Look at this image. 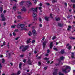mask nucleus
I'll list each match as a JSON object with an SVG mask.
<instances>
[{
    "label": "nucleus",
    "mask_w": 75,
    "mask_h": 75,
    "mask_svg": "<svg viewBox=\"0 0 75 75\" xmlns=\"http://www.w3.org/2000/svg\"><path fill=\"white\" fill-rule=\"evenodd\" d=\"M62 72L67 73L68 72H70L71 71V67H70L67 66H63V68L62 69Z\"/></svg>",
    "instance_id": "nucleus-1"
},
{
    "label": "nucleus",
    "mask_w": 75,
    "mask_h": 75,
    "mask_svg": "<svg viewBox=\"0 0 75 75\" xmlns=\"http://www.w3.org/2000/svg\"><path fill=\"white\" fill-rule=\"evenodd\" d=\"M28 48V47L25 46H21L20 47V49H21V48H22V51H25V50H26Z\"/></svg>",
    "instance_id": "nucleus-2"
},
{
    "label": "nucleus",
    "mask_w": 75,
    "mask_h": 75,
    "mask_svg": "<svg viewBox=\"0 0 75 75\" xmlns=\"http://www.w3.org/2000/svg\"><path fill=\"white\" fill-rule=\"evenodd\" d=\"M24 25H25L24 24H21L20 25L19 24L17 25V27L18 28H20V27H21L22 29H23L24 27Z\"/></svg>",
    "instance_id": "nucleus-3"
},
{
    "label": "nucleus",
    "mask_w": 75,
    "mask_h": 75,
    "mask_svg": "<svg viewBox=\"0 0 75 75\" xmlns=\"http://www.w3.org/2000/svg\"><path fill=\"white\" fill-rule=\"evenodd\" d=\"M1 17L2 18V20H1V21H4L6 20V18L4 17V14H1Z\"/></svg>",
    "instance_id": "nucleus-4"
},
{
    "label": "nucleus",
    "mask_w": 75,
    "mask_h": 75,
    "mask_svg": "<svg viewBox=\"0 0 75 75\" xmlns=\"http://www.w3.org/2000/svg\"><path fill=\"white\" fill-rule=\"evenodd\" d=\"M32 32L33 33V35H37V33H36V31L35 30H33Z\"/></svg>",
    "instance_id": "nucleus-5"
},
{
    "label": "nucleus",
    "mask_w": 75,
    "mask_h": 75,
    "mask_svg": "<svg viewBox=\"0 0 75 75\" xmlns=\"http://www.w3.org/2000/svg\"><path fill=\"white\" fill-rule=\"evenodd\" d=\"M37 8H31V10H32L33 12H37Z\"/></svg>",
    "instance_id": "nucleus-6"
},
{
    "label": "nucleus",
    "mask_w": 75,
    "mask_h": 75,
    "mask_svg": "<svg viewBox=\"0 0 75 75\" xmlns=\"http://www.w3.org/2000/svg\"><path fill=\"white\" fill-rule=\"evenodd\" d=\"M20 73H21V71H19L17 72V74L16 73H13L12 75H19V74H20Z\"/></svg>",
    "instance_id": "nucleus-7"
},
{
    "label": "nucleus",
    "mask_w": 75,
    "mask_h": 75,
    "mask_svg": "<svg viewBox=\"0 0 75 75\" xmlns=\"http://www.w3.org/2000/svg\"><path fill=\"white\" fill-rule=\"evenodd\" d=\"M22 8L21 9V11H27V9H25V8L24 7H22Z\"/></svg>",
    "instance_id": "nucleus-8"
},
{
    "label": "nucleus",
    "mask_w": 75,
    "mask_h": 75,
    "mask_svg": "<svg viewBox=\"0 0 75 75\" xmlns=\"http://www.w3.org/2000/svg\"><path fill=\"white\" fill-rule=\"evenodd\" d=\"M37 16V15L36 14V13H33V17L34 18H35V17H36Z\"/></svg>",
    "instance_id": "nucleus-9"
},
{
    "label": "nucleus",
    "mask_w": 75,
    "mask_h": 75,
    "mask_svg": "<svg viewBox=\"0 0 75 75\" xmlns=\"http://www.w3.org/2000/svg\"><path fill=\"white\" fill-rule=\"evenodd\" d=\"M47 43V42H45L43 44V47L44 48H45V44L46 43Z\"/></svg>",
    "instance_id": "nucleus-10"
},
{
    "label": "nucleus",
    "mask_w": 75,
    "mask_h": 75,
    "mask_svg": "<svg viewBox=\"0 0 75 75\" xmlns=\"http://www.w3.org/2000/svg\"><path fill=\"white\" fill-rule=\"evenodd\" d=\"M52 47H53L52 46V42L50 44V48H52Z\"/></svg>",
    "instance_id": "nucleus-11"
},
{
    "label": "nucleus",
    "mask_w": 75,
    "mask_h": 75,
    "mask_svg": "<svg viewBox=\"0 0 75 75\" xmlns=\"http://www.w3.org/2000/svg\"><path fill=\"white\" fill-rule=\"evenodd\" d=\"M60 59L61 60H63L64 59H65V57L63 56H62L60 57Z\"/></svg>",
    "instance_id": "nucleus-12"
},
{
    "label": "nucleus",
    "mask_w": 75,
    "mask_h": 75,
    "mask_svg": "<svg viewBox=\"0 0 75 75\" xmlns=\"http://www.w3.org/2000/svg\"><path fill=\"white\" fill-rule=\"evenodd\" d=\"M5 61V60H4V59H1V62L2 63H4Z\"/></svg>",
    "instance_id": "nucleus-13"
},
{
    "label": "nucleus",
    "mask_w": 75,
    "mask_h": 75,
    "mask_svg": "<svg viewBox=\"0 0 75 75\" xmlns=\"http://www.w3.org/2000/svg\"><path fill=\"white\" fill-rule=\"evenodd\" d=\"M27 4H29L30 5H31V4H32L30 2V1H27Z\"/></svg>",
    "instance_id": "nucleus-14"
},
{
    "label": "nucleus",
    "mask_w": 75,
    "mask_h": 75,
    "mask_svg": "<svg viewBox=\"0 0 75 75\" xmlns=\"http://www.w3.org/2000/svg\"><path fill=\"white\" fill-rule=\"evenodd\" d=\"M30 40H31V39H29L27 41L26 43L27 44H28L29 43H30Z\"/></svg>",
    "instance_id": "nucleus-15"
},
{
    "label": "nucleus",
    "mask_w": 75,
    "mask_h": 75,
    "mask_svg": "<svg viewBox=\"0 0 75 75\" xmlns=\"http://www.w3.org/2000/svg\"><path fill=\"white\" fill-rule=\"evenodd\" d=\"M28 63L29 65H31V62L30 61V60H28Z\"/></svg>",
    "instance_id": "nucleus-16"
},
{
    "label": "nucleus",
    "mask_w": 75,
    "mask_h": 75,
    "mask_svg": "<svg viewBox=\"0 0 75 75\" xmlns=\"http://www.w3.org/2000/svg\"><path fill=\"white\" fill-rule=\"evenodd\" d=\"M45 20L47 21H48V18L47 17H45Z\"/></svg>",
    "instance_id": "nucleus-17"
},
{
    "label": "nucleus",
    "mask_w": 75,
    "mask_h": 75,
    "mask_svg": "<svg viewBox=\"0 0 75 75\" xmlns=\"http://www.w3.org/2000/svg\"><path fill=\"white\" fill-rule=\"evenodd\" d=\"M13 8L14 10H15V11L16 10V6L15 5L13 7Z\"/></svg>",
    "instance_id": "nucleus-18"
},
{
    "label": "nucleus",
    "mask_w": 75,
    "mask_h": 75,
    "mask_svg": "<svg viewBox=\"0 0 75 75\" xmlns=\"http://www.w3.org/2000/svg\"><path fill=\"white\" fill-rule=\"evenodd\" d=\"M64 50H62L61 51H60V52L61 54H64Z\"/></svg>",
    "instance_id": "nucleus-19"
},
{
    "label": "nucleus",
    "mask_w": 75,
    "mask_h": 75,
    "mask_svg": "<svg viewBox=\"0 0 75 75\" xmlns=\"http://www.w3.org/2000/svg\"><path fill=\"white\" fill-rule=\"evenodd\" d=\"M59 75H64V74L63 73H61V72H59Z\"/></svg>",
    "instance_id": "nucleus-20"
},
{
    "label": "nucleus",
    "mask_w": 75,
    "mask_h": 75,
    "mask_svg": "<svg viewBox=\"0 0 75 75\" xmlns=\"http://www.w3.org/2000/svg\"><path fill=\"white\" fill-rule=\"evenodd\" d=\"M16 26V25H12L11 26V28H15V27Z\"/></svg>",
    "instance_id": "nucleus-21"
},
{
    "label": "nucleus",
    "mask_w": 75,
    "mask_h": 75,
    "mask_svg": "<svg viewBox=\"0 0 75 75\" xmlns=\"http://www.w3.org/2000/svg\"><path fill=\"white\" fill-rule=\"evenodd\" d=\"M21 65H22V63H20V64L19 65V67L20 69H21Z\"/></svg>",
    "instance_id": "nucleus-22"
},
{
    "label": "nucleus",
    "mask_w": 75,
    "mask_h": 75,
    "mask_svg": "<svg viewBox=\"0 0 75 75\" xmlns=\"http://www.w3.org/2000/svg\"><path fill=\"white\" fill-rule=\"evenodd\" d=\"M6 45V42L4 41L3 43V45H1V47H3V45Z\"/></svg>",
    "instance_id": "nucleus-23"
},
{
    "label": "nucleus",
    "mask_w": 75,
    "mask_h": 75,
    "mask_svg": "<svg viewBox=\"0 0 75 75\" xmlns=\"http://www.w3.org/2000/svg\"><path fill=\"white\" fill-rule=\"evenodd\" d=\"M72 54V55H71V57L72 58H74V53L72 52L71 53Z\"/></svg>",
    "instance_id": "nucleus-24"
},
{
    "label": "nucleus",
    "mask_w": 75,
    "mask_h": 75,
    "mask_svg": "<svg viewBox=\"0 0 75 75\" xmlns=\"http://www.w3.org/2000/svg\"><path fill=\"white\" fill-rule=\"evenodd\" d=\"M56 21H59L60 20V18H56Z\"/></svg>",
    "instance_id": "nucleus-25"
},
{
    "label": "nucleus",
    "mask_w": 75,
    "mask_h": 75,
    "mask_svg": "<svg viewBox=\"0 0 75 75\" xmlns=\"http://www.w3.org/2000/svg\"><path fill=\"white\" fill-rule=\"evenodd\" d=\"M71 27L70 26H69V28H68L67 30H70L71 29Z\"/></svg>",
    "instance_id": "nucleus-26"
},
{
    "label": "nucleus",
    "mask_w": 75,
    "mask_h": 75,
    "mask_svg": "<svg viewBox=\"0 0 75 75\" xmlns=\"http://www.w3.org/2000/svg\"><path fill=\"white\" fill-rule=\"evenodd\" d=\"M44 59H45V60H46V61H48V59H49V58H47V57H45V58H44Z\"/></svg>",
    "instance_id": "nucleus-27"
},
{
    "label": "nucleus",
    "mask_w": 75,
    "mask_h": 75,
    "mask_svg": "<svg viewBox=\"0 0 75 75\" xmlns=\"http://www.w3.org/2000/svg\"><path fill=\"white\" fill-rule=\"evenodd\" d=\"M23 3H24V1H22L20 3V5H23Z\"/></svg>",
    "instance_id": "nucleus-28"
},
{
    "label": "nucleus",
    "mask_w": 75,
    "mask_h": 75,
    "mask_svg": "<svg viewBox=\"0 0 75 75\" xmlns=\"http://www.w3.org/2000/svg\"><path fill=\"white\" fill-rule=\"evenodd\" d=\"M22 30H27V28H23V29H22Z\"/></svg>",
    "instance_id": "nucleus-29"
},
{
    "label": "nucleus",
    "mask_w": 75,
    "mask_h": 75,
    "mask_svg": "<svg viewBox=\"0 0 75 75\" xmlns=\"http://www.w3.org/2000/svg\"><path fill=\"white\" fill-rule=\"evenodd\" d=\"M71 46H69L68 48V50H71Z\"/></svg>",
    "instance_id": "nucleus-30"
},
{
    "label": "nucleus",
    "mask_w": 75,
    "mask_h": 75,
    "mask_svg": "<svg viewBox=\"0 0 75 75\" xmlns=\"http://www.w3.org/2000/svg\"><path fill=\"white\" fill-rule=\"evenodd\" d=\"M70 39H71L72 40H75V38H74V37H70Z\"/></svg>",
    "instance_id": "nucleus-31"
},
{
    "label": "nucleus",
    "mask_w": 75,
    "mask_h": 75,
    "mask_svg": "<svg viewBox=\"0 0 75 75\" xmlns=\"http://www.w3.org/2000/svg\"><path fill=\"white\" fill-rule=\"evenodd\" d=\"M53 49L55 50V51H58V49H57V48H54Z\"/></svg>",
    "instance_id": "nucleus-32"
},
{
    "label": "nucleus",
    "mask_w": 75,
    "mask_h": 75,
    "mask_svg": "<svg viewBox=\"0 0 75 75\" xmlns=\"http://www.w3.org/2000/svg\"><path fill=\"white\" fill-rule=\"evenodd\" d=\"M58 25L59 27H62V25H61L60 23H58Z\"/></svg>",
    "instance_id": "nucleus-33"
},
{
    "label": "nucleus",
    "mask_w": 75,
    "mask_h": 75,
    "mask_svg": "<svg viewBox=\"0 0 75 75\" xmlns=\"http://www.w3.org/2000/svg\"><path fill=\"white\" fill-rule=\"evenodd\" d=\"M57 1V0H52V3H55Z\"/></svg>",
    "instance_id": "nucleus-34"
},
{
    "label": "nucleus",
    "mask_w": 75,
    "mask_h": 75,
    "mask_svg": "<svg viewBox=\"0 0 75 75\" xmlns=\"http://www.w3.org/2000/svg\"><path fill=\"white\" fill-rule=\"evenodd\" d=\"M28 34L29 36H30L32 34L31 33V32H29V33H28Z\"/></svg>",
    "instance_id": "nucleus-35"
},
{
    "label": "nucleus",
    "mask_w": 75,
    "mask_h": 75,
    "mask_svg": "<svg viewBox=\"0 0 75 75\" xmlns=\"http://www.w3.org/2000/svg\"><path fill=\"white\" fill-rule=\"evenodd\" d=\"M0 11L1 12H2V11H3V8L2 7H0Z\"/></svg>",
    "instance_id": "nucleus-36"
},
{
    "label": "nucleus",
    "mask_w": 75,
    "mask_h": 75,
    "mask_svg": "<svg viewBox=\"0 0 75 75\" xmlns=\"http://www.w3.org/2000/svg\"><path fill=\"white\" fill-rule=\"evenodd\" d=\"M57 73L56 72H54L53 74V75H57Z\"/></svg>",
    "instance_id": "nucleus-37"
},
{
    "label": "nucleus",
    "mask_w": 75,
    "mask_h": 75,
    "mask_svg": "<svg viewBox=\"0 0 75 75\" xmlns=\"http://www.w3.org/2000/svg\"><path fill=\"white\" fill-rule=\"evenodd\" d=\"M35 42V40H33L32 42V43H34V42Z\"/></svg>",
    "instance_id": "nucleus-38"
},
{
    "label": "nucleus",
    "mask_w": 75,
    "mask_h": 75,
    "mask_svg": "<svg viewBox=\"0 0 75 75\" xmlns=\"http://www.w3.org/2000/svg\"><path fill=\"white\" fill-rule=\"evenodd\" d=\"M55 38H56V37L55 36H54L52 38V40H54V39H55Z\"/></svg>",
    "instance_id": "nucleus-39"
},
{
    "label": "nucleus",
    "mask_w": 75,
    "mask_h": 75,
    "mask_svg": "<svg viewBox=\"0 0 75 75\" xmlns=\"http://www.w3.org/2000/svg\"><path fill=\"white\" fill-rule=\"evenodd\" d=\"M38 65L40 66V65H41V62H38Z\"/></svg>",
    "instance_id": "nucleus-40"
},
{
    "label": "nucleus",
    "mask_w": 75,
    "mask_h": 75,
    "mask_svg": "<svg viewBox=\"0 0 75 75\" xmlns=\"http://www.w3.org/2000/svg\"><path fill=\"white\" fill-rule=\"evenodd\" d=\"M37 0H35V1L34 2V3L36 4L37 3Z\"/></svg>",
    "instance_id": "nucleus-41"
},
{
    "label": "nucleus",
    "mask_w": 75,
    "mask_h": 75,
    "mask_svg": "<svg viewBox=\"0 0 75 75\" xmlns=\"http://www.w3.org/2000/svg\"><path fill=\"white\" fill-rule=\"evenodd\" d=\"M39 20L40 21V22H41V21H42V20H41V18H39Z\"/></svg>",
    "instance_id": "nucleus-42"
},
{
    "label": "nucleus",
    "mask_w": 75,
    "mask_h": 75,
    "mask_svg": "<svg viewBox=\"0 0 75 75\" xmlns=\"http://www.w3.org/2000/svg\"><path fill=\"white\" fill-rule=\"evenodd\" d=\"M2 67V66H1V63H0V69H1V67Z\"/></svg>",
    "instance_id": "nucleus-43"
},
{
    "label": "nucleus",
    "mask_w": 75,
    "mask_h": 75,
    "mask_svg": "<svg viewBox=\"0 0 75 75\" xmlns=\"http://www.w3.org/2000/svg\"><path fill=\"white\" fill-rule=\"evenodd\" d=\"M18 18H21V16H17Z\"/></svg>",
    "instance_id": "nucleus-44"
},
{
    "label": "nucleus",
    "mask_w": 75,
    "mask_h": 75,
    "mask_svg": "<svg viewBox=\"0 0 75 75\" xmlns=\"http://www.w3.org/2000/svg\"><path fill=\"white\" fill-rule=\"evenodd\" d=\"M20 38L19 37H18L16 38L15 39L16 40H18V38Z\"/></svg>",
    "instance_id": "nucleus-45"
},
{
    "label": "nucleus",
    "mask_w": 75,
    "mask_h": 75,
    "mask_svg": "<svg viewBox=\"0 0 75 75\" xmlns=\"http://www.w3.org/2000/svg\"><path fill=\"white\" fill-rule=\"evenodd\" d=\"M18 31V29H16L14 31L15 32H17Z\"/></svg>",
    "instance_id": "nucleus-46"
},
{
    "label": "nucleus",
    "mask_w": 75,
    "mask_h": 75,
    "mask_svg": "<svg viewBox=\"0 0 75 75\" xmlns=\"http://www.w3.org/2000/svg\"><path fill=\"white\" fill-rule=\"evenodd\" d=\"M38 8L39 9V10H41V9H42V8L41 7H40Z\"/></svg>",
    "instance_id": "nucleus-47"
},
{
    "label": "nucleus",
    "mask_w": 75,
    "mask_h": 75,
    "mask_svg": "<svg viewBox=\"0 0 75 75\" xmlns=\"http://www.w3.org/2000/svg\"><path fill=\"white\" fill-rule=\"evenodd\" d=\"M39 26L40 27H42V25L41 24H40L39 25Z\"/></svg>",
    "instance_id": "nucleus-48"
},
{
    "label": "nucleus",
    "mask_w": 75,
    "mask_h": 75,
    "mask_svg": "<svg viewBox=\"0 0 75 75\" xmlns=\"http://www.w3.org/2000/svg\"><path fill=\"white\" fill-rule=\"evenodd\" d=\"M20 57H24V55H21Z\"/></svg>",
    "instance_id": "nucleus-49"
},
{
    "label": "nucleus",
    "mask_w": 75,
    "mask_h": 75,
    "mask_svg": "<svg viewBox=\"0 0 75 75\" xmlns=\"http://www.w3.org/2000/svg\"><path fill=\"white\" fill-rule=\"evenodd\" d=\"M52 14H50V17H51V18H53V17H52Z\"/></svg>",
    "instance_id": "nucleus-50"
},
{
    "label": "nucleus",
    "mask_w": 75,
    "mask_h": 75,
    "mask_svg": "<svg viewBox=\"0 0 75 75\" xmlns=\"http://www.w3.org/2000/svg\"><path fill=\"white\" fill-rule=\"evenodd\" d=\"M44 69H45V70H46V69H47V67H44Z\"/></svg>",
    "instance_id": "nucleus-51"
},
{
    "label": "nucleus",
    "mask_w": 75,
    "mask_h": 75,
    "mask_svg": "<svg viewBox=\"0 0 75 75\" xmlns=\"http://www.w3.org/2000/svg\"><path fill=\"white\" fill-rule=\"evenodd\" d=\"M73 7L74 8H75V5L74 4L73 5Z\"/></svg>",
    "instance_id": "nucleus-52"
},
{
    "label": "nucleus",
    "mask_w": 75,
    "mask_h": 75,
    "mask_svg": "<svg viewBox=\"0 0 75 75\" xmlns=\"http://www.w3.org/2000/svg\"><path fill=\"white\" fill-rule=\"evenodd\" d=\"M72 2H73V3H74L75 1V0H71Z\"/></svg>",
    "instance_id": "nucleus-53"
},
{
    "label": "nucleus",
    "mask_w": 75,
    "mask_h": 75,
    "mask_svg": "<svg viewBox=\"0 0 75 75\" xmlns=\"http://www.w3.org/2000/svg\"><path fill=\"white\" fill-rule=\"evenodd\" d=\"M18 13L19 14H21V13L20 12H18Z\"/></svg>",
    "instance_id": "nucleus-54"
},
{
    "label": "nucleus",
    "mask_w": 75,
    "mask_h": 75,
    "mask_svg": "<svg viewBox=\"0 0 75 75\" xmlns=\"http://www.w3.org/2000/svg\"><path fill=\"white\" fill-rule=\"evenodd\" d=\"M39 6H42V4H41V3H40V4H39Z\"/></svg>",
    "instance_id": "nucleus-55"
},
{
    "label": "nucleus",
    "mask_w": 75,
    "mask_h": 75,
    "mask_svg": "<svg viewBox=\"0 0 75 75\" xmlns=\"http://www.w3.org/2000/svg\"><path fill=\"white\" fill-rule=\"evenodd\" d=\"M25 59H24L23 60V62H25Z\"/></svg>",
    "instance_id": "nucleus-56"
},
{
    "label": "nucleus",
    "mask_w": 75,
    "mask_h": 75,
    "mask_svg": "<svg viewBox=\"0 0 75 75\" xmlns=\"http://www.w3.org/2000/svg\"><path fill=\"white\" fill-rule=\"evenodd\" d=\"M46 4L47 5V6H49V5H50V4L48 3H46Z\"/></svg>",
    "instance_id": "nucleus-57"
},
{
    "label": "nucleus",
    "mask_w": 75,
    "mask_h": 75,
    "mask_svg": "<svg viewBox=\"0 0 75 75\" xmlns=\"http://www.w3.org/2000/svg\"><path fill=\"white\" fill-rule=\"evenodd\" d=\"M69 44H67L66 45V47H68V46H69Z\"/></svg>",
    "instance_id": "nucleus-58"
},
{
    "label": "nucleus",
    "mask_w": 75,
    "mask_h": 75,
    "mask_svg": "<svg viewBox=\"0 0 75 75\" xmlns=\"http://www.w3.org/2000/svg\"><path fill=\"white\" fill-rule=\"evenodd\" d=\"M9 42L8 43V45H7V47H9Z\"/></svg>",
    "instance_id": "nucleus-59"
},
{
    "label": "nucleus",
    "mask_w": 75,
    "mask_h": 75,
    "mask_svg": "<svg viewBox=\"0 0 75 75\" xmlns=\"http://www.w3.org/2000/svg\"><path fill=\"white\" fill-rule=\"evenodd\" d=\"M6 24V22H4V25H5Z\"/></svg>",
    "instance_id": "nucleus-60"
},
{
    "label": "nucleus",
    "mask_w": 75,
    "mask_h": 75,
    "mask_svg": "<svg viewBox=\"0 0 75 75\" xmlns=\"http://www.w3.org/2000/svg\"><path fill=\"white\" fill-rule=\"evenodd\" d=\"M47 51V53H49V52H50V50H48Z\"/></svg>",
    "instance_id": "nucleus-61"
},
{
    "label": "nucleus",
    "mask_w": 75,
    "mask_h": 75,
    "mask_svg": "<svg viewBox=\"0 0 75 75\" xmlns=\"http://www.w3.org/2000/svg\"><path fill=\"white\" fill-rule=\"evenodd\" d=\"M64 4L65 6H67V3H65Z\"/></svg>",
    "instance_id": "nucleus-62"
},
{
    "label": "nucleus",
    "mask_w": 75,
    "mask_h": 75,
    "mask_svg": "<svg viewBox=\"0 0 75 75\" xmlns=\"http://www.w3.org/2000/svg\"><path fill=\"white\" fill-rule=\"evenodd\" d=\"M13 35H16V33H13Z\"/></svg>",
    "instance_id": "nucleus-63"
},
{
    "label": "nucleus",
    "mask_w": 75,
    "mask_h": 75,
    "mask_svg": "<svg viewBox=\"0 0 75 75\" xmlns=\"http://www.w3.org/2000/svg\"><path fill=\"white\" fill-rule=\"evenodd\" d=\"M6 10H4V13H6Z\"/></svg>",
    "instance_id": "nucleus-64"
}]
</instances>
